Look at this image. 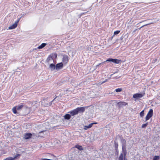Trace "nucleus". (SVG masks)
<instances>
[{
  "mask_svg": "<svg viewBox=\"0 0 160 160\" xmlns=\"http://www.w3.org/2000/svg\"><path fill=\"white\" fill-rule=\"evenodd\" d=\"M47 45L46 43H42L38 47V48L40 49L43 48L44 47Z\"/></svg>",
  "mask_w": 160,
  "mask_h": 160,
  "instance_id": "nucleus-20",
  "label": "nucleus"
},
{
  "mask_svg": "<svg viewBox=\"0 0 160 160\" xmlns=\"http://www.w3.org/2000/svg\"><path fill=\"white\" fill-rule=\"evenodd\" d=\"M107 81V80H106L105 81L101 83V84H102L103 83H104V82H106Z\"/></svg>",
  "mask_w": 160,
  "mask_h": 160,
  "instance_id": "nucleus-34",
  "label": "nucleus"
},
{
  "mask_svg": "<svg viewBox=\"0 0 160 160\" xmlns=\"http://www.w3.org/2000/svg\"><path fill=\"white\" fill-rule=\"evenodd\" d=\"M3 160H13V158L12 157H8Z\"/></svg>",
  "mask_w": 160,
  "mask_h": 160,
  "instance_id": "nucleus-30",
  "label": "nucleus"
},
{
  "mask_svg": "<svg viewBox=\"0 0 160 160\" xmlns=\"http://www.w3.org/2000/svg\"><path fill=\"white\" fill-rule=\"evenodd\" d=\"M69 60L68 57L67 55H64L62 58V62L63 63L66 64L68 62Z\"/></svg>",
  "mask_w": 160,
  "mask_h": 160,
  "instance_id": "nucleus-7",
  "label": "nucleus"
},
{
  "mask_svg": "<svg viewBox=\"0 0 160 160\" xmlns=\"http://www.w3.org/2000/svg\"><path fill=\"white\" fill-rule=\"evenodd\" d=\"M120 32V31L119 30H117L115 31L114 32V35H117Z\"/></svg>",
  "mask_w": 160,
  "mask_h": 160,
  "instance_id": "nucleus-29",
  "label": "nucleus"
},
{
  "mask_svg": "<svg viewBox=\"0 0 160 160\" xmlns=\"http://www.w3.org/2000/svg\"><path fill=\"white\" fill-rule=\"evenodd\" d=\"M55 99V98H54V99H53V100H54Z\"/></svg>",
  "mask_w": 160,
  "mask_h": 160,
  "instance_id": "nucleus-41",
  "label": "nucleus"
},
{
  "mask_svg": "<svg viewBox=\"0 0 160 160\" xmlns=\"http://www.w3.org/2000/svg\"><path fill=\"white\" fill-rule=\"evenodd\" d=\"M74 148H77L80 151L83 150V147L79 145L78 144L75 145V146H74Z\"/></svg>",
  "mask_w": 160,
  "mask_h": 160,
  "instance_id": "nucleus-15",
  "label": "nucleus"
},
{
  "mask_svg": "<svg viewBox=\"0 0 160 160\" xmlns=\"http://www.w3.org/2000/svg\"><path fill=\"white\" fill-rule=\"evenodd\" d=\"M20 18H19L15 22H17V23H18V22H19V20H20Z\"/></svg>",
  "mask_w": 160,
  "mask_h": 160,
  "instance_id": "nucleus-33",
  "label": "nucleus"
},
{
  "mask_svg": "<svg viewBox=\"0 0 160 160\" xmlns=\"http://www.w3.org/2000/svg\"><path fill=\"white\" fill-rule=\"evenodd\" d=\"M92 123V125L94 124H97L98 123L97 122H93V123Z\"/></svg>",
  "mask_w": 160,
  "mask_h": 160,
  "instance_id": "nucleus-35",
  "label": "nucleus"
},
{
  "mask_svg": "<svg viewBox=\"0 0 160 160\" xmlns=\"http://www.w3.org/2000/svg\"><path fill=\"white\" fill-rule=\"evenodd\" d=\"M128 103L124 102H120L117 103V106L119 108H123L124 106L127 105Z\"/></svg>",
  "mask_w": 160,
  "mask_h": 160,
  "instance_id": "nucleus-6",
  "label": "nucleus"
},
{
  "mask_svg": "<svg viewBox=\"0 0 160 160\" xmlns=\"http://www.w3.org/2000/svg\"><path fill=\"white\" fill-rule=\"evenodd\" d=\"M137 29H136V30H135V31H136V30H137Z\"/></svg>",
  "mask_w": 160,
  "mask_h": 160,
  "instance_id": "nucleus-40",
  "label": "nucleus"
},
{
  "mask_svg": "<svg viewBox=\"0 0 160 160\" xmlns=\"http://www.w3.org/2000/svg\"><path fill=\"white\" fill-rule=\"evenodd\" d=\"M53 61V55H50L48 56L47 59V61L48 62H50L51 61Z\"/></svg>",
  "mask_w": 160,
  "mask_h": 160,
  "instance_id": "nucleus-13",
  "label": "nucleus"
},
{
  "mask_svg": "<svg viewBox=\"0 0 160 160\" xmlns=\"http://www.w3.org/2000/svg\"><path fill=\"white\" fill-rule=\"evenodd\" d=\"M106 62H112L118 64L121 62L120 60L118 59H112L111 58H109L106 61Z\"/></svg>",
  "mask_w": 160,
  "mask_h": 160,
  "instance_id": "nucleus-5",
  "label": "nucleus"
},
{
  "mask_svg": "<svg viewBox=\"0 0 160 160\" xmlns=\"http://www.w3.org/2000/svg\"><path fill=\"white\" fill-rule=\"evenodd\" d=\"M160 158V156H154L153 160H158Z\"/></svg>",
  "mask_w": 160,
  "mask_h": 160,
  "instance_id": "nucleus-21",
  "label": "nucleus"
},
{
  "mask_svg": "<svg viewBox=\"0 0 160 160\" xmlns=\"http://www.w3.org/2000/svg\"><path fill=\"white\" fill-rule=\"evenodd\" d=\"M20 156V154H17L15 156L14 158H12L13 160H15L17 158V157H18Z\"/></svg>",
  "mask_w": 160,
  "mask_h": 160,
  "instance_id": "nucleus-27",
  "label": "nucleus"
},
{
  "mask_svg": "<svg viewBox=\"0 0 160 160\" xmlns=\"http://www.w3.org/2000/svg\"><path fill=\"white\" fill-rule=\"evenodd\" d=\"M78 112V113H83L85 111V108L83 107H78L76 108Z\"/></svg>",
  "mask_w": 160,
  "mask_h": 160,
  "instance_id": "nucleus-9",
  "label": "nucleus"
},
{
  "mask_svg": "<svg viewBox=\"0 0 160 160\" xmlns=\"http://www.w3.org/2000/svg\"><path fill=\"white\" fill-rule=\"evenodd\" d=\"M122 153L123 154V157L124 158L126 157L127 153V151L126 150V146H122Z\"/></svg>",
  "mask_w": 160,
  "mask_h": 160,
  "instance_id": "nucleus-8",
  "label": "nucleus"
},
{
  "mask_svg": "<svg viewBox=\"0 0 160 160\" xmlns=\"http://www.w3.org/2000/svg\"><path fill=\"white\" fill-rule=\"evenodd\" d=\"M32 136V134L30 133H27L24 136V138L26 139L30 138Z\"/></svg>",
  "mask_w": 160,
  "mask_h": 160,
  "instance_id": "nucleus-12",
  "label": "nucleus"
},
{
  "mask_svg": "<svg viewBox=\"0 0 160 160\" xmlns=\"http://www.w3.org/2000/svg\"><path fill=\"white\" fill-rule=\"evenodd\" d=\"M18 24L17 22H15L12 25L9 27L8 28L9 29H12L15 28L17 26Z\"/></svg>",
  "mask_w": 160,
  "mask_h": 160,
  "instance_id": "nucleus-14",
  "label": "nucleus"
},
{
  "mask_svg": "<svg viewBox=\"0 0 160 160\" xmlns=\"http://www.w3.org/2000/svg\"><path fill=\"white\" fill-rule=\"evenodd\" d=\"M149 24H146V25H144L143 26H142L140 28H139L138 29H141V28H142V27L145 26H147V25H148Z\"/></svg>",
  "mask_w": 160,
  "mask_h": 160,
  "instance_id": "nucleus-32",
  "label": "nucleus"
},
{
  "mask_svg": "<svg viewBox=\"0 0 160 160\" xmlns=\"http://www.w3.org/2000/svg\"><path fill=\"white\" fill-rule=\"evenodd\" d=\"M140 115L141 117H143L144 116V110L142 111L140 113Z\"/></svg>",
  "mask_w": 160,
  "mask_h": 160,
  "instance_id": "nucleus-25",
  "label": "nucleus"
},
{
  "mask_svg": "<svg viewBox=\"0 0 160 160\" xmlns=\"http://www.w3.org/2000/svg\"><path fill=\"white\" fill-rule=\"evenodd\" d=\"M70 113L72 116H74L78 114L77 108L71 111Z\"/></svg>",
  "mask_w": 160,
  "mask_h": 160,
  "instance_id": "nucleus-10",
  "label": "nucleus"
},
{
  "mask_svg": "<svg viewBox=\"0 0 160 160\" xmlns=\"http://www.w3.org/2000/svg\"><path fill=\"white\" fill-rule=\"evenodd\" d=\"M137 29H136V30H135V31H136V30H137Z\"/></svg>",
  "mask_w": 160,
  "mask_h": 160,
  "instance_id": "nucleus-39",
  "label": "nucleus"
},
{
  "mask_svg": "<svg viewBox=\"0 0 160 160\" xmlns=\"http://www.w3.org/2000/svg\"><path fill=\"white\" fill-rule=\"evenodd\" d=\"M63 67V64L62 62L58 63L57 64L56 69H59L62 68Z\"/></svg>",
  "mask_w": 160,
  "mask_h": 160,
  "instance_id": "nucleus-11",
  "label": "nucleus"
},
{
  "mask_svg": "<svg viewBox=\"0 0 160 160\" xmlns=\"http://www.w3.org/2000/svg\"><path fill=\"white\" fill-rule=\"evenodd\" d=\"M158 101H154L153 100L152 102H151V103H155L156 104H157L158 105H159L160 104V102H158Z\"/></svg>",
  "mask_w": 160,
  "mask_h": 160,
  "instance_id": "nucleus-28",
  "label": "nucleus"
},
{
  "mask_svg": "<svg viewBox=\"0 0 160 160\" xmlns=\"http://www.w3.org/2000/svg\"><path fill=\"white\" fill-rule=\"evenodd\" d=\"M153 110L152 109H151L148 112L145 117V122L148 120L153 116Z\"/></svg>",
  "mask_w": 160,
  "mask_h": 160,
  "instance_id": "nucleus-2",
  "label": "nucleus"
},
{
  "mask_svg": "<svg viewBox=\"0 0 160 160\" xmlns=\"http://www.w3.org/2000/svg\"><path fill=\"white\" fill-rule=\"evenodd\" d=\"M114 145H115V150L118 149V144L117 142H114Z\"/></svg>",
  "mask_w": 160,
  "mask_h": 160,
  "instance_id": "nucleus-23",
  "label": "nucleus"
},
{
  "mask_svg": "<svg viewBox=\"0 0 160 160\" xmlns=\"http://www.w3.org/2000/svg\"><path fill=\"white\" fill-rule=\"evenodd\" d=\"M64 117L65 119L69 120L71 116L69 114H66L64 115Z\"/></svg>",
  "mask_w": 160,
  "mask_h": 160,
  "instance_id": "nucleus-19",
  "label": "nucleus"
},
{
  "mask_svg": "<svg viewBox=\"0 0 160 160\" xmlns=\"http://www.w3.org/2000/svg\"><path fill=\"white\" fill-rule=\"evenodd\" d=\"M122 91V88H118L115 90V91L117 92H121Z\"/></svg>",
  "mask_w": 160,
  "mask_h": 160,
  "instance_id": "nucleus-24",
  "label": "nucleus"
},
{
  "mask_svg": "<svg viewBox=\"0 0 160 160\" xmlns=\"http://www.w3.org/2000/svg\"><path fill=\"white\" fill-rule=\"evenodd\" d=\"M43 132V131H41V132H39V133H41L42 132Z\"/></svg>",
  "mask_w": 160,
  "mask_h": 160,
  "instance_id": "nucleus-37",
  "label": "nucleus"
},
{
  "mask_svg": "<svg viewBox=\"0 0 160 160\" xmlns=\"http://www.w3.org/2000/svg\"><path fill=\"white\" fill-rule=\"evenodd\" d=\"M122 146H126V141L122 138L121 139Z\"/></svg>",
  "mask_w": 160,
  "mask_h": 160,
  "instance_id": "nucleus-16",
  "label": "nucleus"
},
{
  "mask_svg": "<svg viewBox=\"0 0 160 160\" xmlns=\"http://www.w3.org/2000/svg\"><path fill=\"white\" fill-rule=\"evenodd\" d=\"M123 154L122 153L120 154L118 158V160H123Z\"/></svg>",
  "mask_w": 160,
  "mask_h": 160,
  "instance_id": "nucleus-22",
  "label": "nucleus"
},
{
  "mask_svg": "<svg viewBox=\"0 0 160 160\" xmlns=\"http://www.w3.org/2000/svg\"><path fill=\"white\" fill-rule=\"evenodd\" d=\"M52 101L49 102V101H42L41 104L42 106L44 107H48L51 105Z\"/></svg>",
  "mask_w": 160,
  "mask_h": 160,
  "instance_id": "nucleus-4",
  "label": "nucleus"
},
{
  "mask_svg": "<svg viewBox=\"0 0 160 160\" xmlns=\"http://www.w3.org/2000/svg\"><path fill=\"white\" fill-rule=\"evenodd\" d=\"M23 105H19L14 107L12 109V110L14 113L16 114L18 113V111H20L22 110L23 109Z\"/></svg>",
  "mask_w": 160,
  "mask_h": 160,
  "instance_id": "nucleus-1",
  "label": "nucleus"
},
{
  "mask_svg": "<svg viewBox=\"0 0 160 160\" xmlns=\"http://www.w3.org/2000/svg\"><path fill=\"white\" fill-rule=\"evenodd\" d=\"M137 29H136V30H135V31H136V30H137Z\"/></svg>",
  "mask_w": 160,
  "mask_h": 160,
  "instance_id": "nucleus-38",
  "label": "nucleus"
},
{
  "mask_svg": "<svg viewBox=\"0 0 160 160\" xmlns=\"http://www.w3.org/2000/svg\"><path fill=\"white\" fill-rule=\"evenodd\" d=\"M115 150V155H118L119 153V151L118 150V149L117 150Z\"/></svg>",
  "mask_w": 160,
  "mask_h": 160,
  "instance_id": "nucleus-31",
  "label": "nucleus"
},
{
  "mask_svg": "<svg viewBox=\"0 0 160 160\" xmlns=\"http://www.w3.org/2000/svg\"><path fill=\"white\" fill-rule=\"evenodd\" d=\"M56 66L54 64L51 63L50 65L49 68L52 70H53L55 68Z\"/></svg>",
  "mask_w": 160,
  "mask_h": 160,
  "instance_id": "nucleus-17",
  "label": "nucleus"
},
{
  "mask_svg": "<svg viewBox=\"0 0 160 160\" xmlns=\"http://www.w3.org/2000/svg\"><path fill=\"white\" fill-rule=\"evenodd\" d=\"M145 95V93H137L133 95V97L136 99H139L142 98Z\"/></svg>",
  "mask_w": 160,
  "mask_h": 160,
  "instance_id": "nucleus-3",
  "label": "nucleus"
},
{
  "mask_svg": "<svg viewBox=\"0 0 160 160\" xmlns=\"http://www.w3.org/2000/svg\"><path fill=\"white\" fill-rule=\"evenodd\" d=\"M148 122H147L145 124H143L142 126V128H145L148 125Z\"/></svg>",
  "mask_w": 160,
  "mask_h": 160,
  "instance_id": "nucleus-26",
  "label": "nucleus"
},
{
  "mask_svg": "<svg viewBox=\"0 0 160 160\" xmlns=\"http://www.w3.org/2000/svg\"><path fill=\"white\" fill-rule=\"evenodd\" d=\"M92 126V123H90L88 125V126H85L84 129L85 130H87L88 128H91Z\"/></svg>",
  "mask_w": 160,
  "mask_h": 160,
  "instance_id": "nucleus-18",
  "label": "nucleus"
},
{
  "mask_svg": "<svg viewBox=\"0 0 160 160\" xmlns=\"http://www.w3.org/2000/svg\"><path fill=\"white\" fill-rule=\"evenodd\" d=\"M124 160H127L126 157H124Z\"/></svg>",
  "mask_w": 160,
  "mask_h": 160,
  "instance_id": "nucleus-36",
  "label": "nucleus"
}]
</instances>
